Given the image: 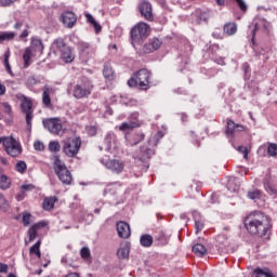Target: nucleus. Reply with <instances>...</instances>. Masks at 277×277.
Segmentation results:
<instances>
[{
    "instance_id": "obj_1",
    "label": "nucleus",
    "mask_w": 277,
    "mask_h": 277,
    "mask_svg": "<svg viewBox=\"0 0 277 277\" xmlns=\"http://www.w3.org/2000/svg\"><path fill=\"white\" fill-rule=\"evenodd\" d=\"M245 227L251 236L263 238L269 234L272 223L267 215L255 211L245 219Z\"/></svg>"
},
{
    "instance_id": "obj_2",
    "label": "nucleus",
    "mask_w": 277,
    "mask_h": 277,
    "mask_svg": "<svg viewBox=\"0 0 277 277\" xmlns=\"http://www.w3.org/2000/svg\"><path fill=\"white\" fill-rule=\"evenodd\" d=\"M153 74L148 69H138L128 80L130 88H137L140 91H147L153 87L151 82Z\"/></svg>"
},
{
    "instance_id": "obj_3",
    "label": "nucleus",
    "mask_w": 277,
    "mask_h": 277,
    "mask_svg": "<svg viewBox=\"0 0 277 277\" xmlns=\"http://www.w3.org/2000/svg\"><path fill=\"white\" fill-rule=\"evenodd\" d=\"M51 161L54 163V172L60 181H62L64 185H70V171H68L66 164L60 160V156H51Z\"/></svg>"
},
{
    "instance_id": "obj_4",
    "label": "nucleus",
    "mask_w": 277,
    "mask_h": 277,
    "mask_svg": "<svg viewBox=\"0 0 277 277\" xmlns=\"http://www.w3.org/2000/svg\"><path fill=\"white\" fill-rule=\"evenodd\" d=\"M148 29H149V25L144 23V22H140L136 25H134L131 28V39H132V44H140L144 39H146L148 37Z\"/></svg>"
},
{
    "instance_id": "obj_5",
    "label": "nucleus",
    "mask_w": 277,
    "mask_h": 277,
    "mask_svg": "<svg viewBox=\"0 0 277 277\" xmlns=\"http://www.w3.org/2000/svg\"><path fill=\"white\" fill-rule=\"evenodd\" d=\"M3 147L6 155H10V157H18V155L23 153V146L21 145V142H18L13 136H6L4 138Z\"/></svg>"
},
{
    "instance_id": "obj_6",
    "label": "nucleus",
    "mask_w": 277,
    "mask_h": 277,
    "mask_svg": "<svg viewBox=\"0 0 277 277\" xmlns=\"http://www.w3.org/2000/svg\"><path fill=\"white\" fill-rule=\"evenodd\" d=\"M52 49L55 53L61 54V60L65 62V64H70V47L64 42V39L58 38L53 41Z\"/></svg>"
},
{
    "instance_id": "obj_7",
    "label": "nucleus",
    "mask_w": 277,
    "mask_h": 277,
    "mask_svg": "<svg viewBox=\"0 0 277 277\" xmlns=\"http://www.w3.org/2000/svg\"><path fill=\"white\" fill-rule=\"evenodd\" d=\"M92 90H94V84L91 82V80H84L81 82V84H76L72 95L78 100L85 98L92 94Z\"/></svg>"
},
{
    "instance_id": "obj_8",
    "label": "nucleus",
    "mask_w": 277,
    "mask_h": 277,
    "mask_svg": "<svg viewBox=\"0 0 277 277\" xmlns=\"http://www.w3.org/2000/svg\"><path fill=\"white\" fill-rule=\"evenodd\" d=\"M43 127L52 133V135H64V131H66L62 124V119L60 118L44 119Z\"/></svg>"
},
{
    "instance_id": "obj_9",
    "label": "nucleus",
    "mask_w": 277,
    "mask_h": 277,
    "mask_svg": "<svg viewBox=\"0 0 277 277\" xmlns=\"http://www.w3.org/2000/svg\"><path fill=\"white\" fill-rule=\"evenodd\" d=\"M34 103L31 102V98L23 95L22 96V104L21 108L23 114L26 116V124L28 131H31V121L34 120Z\"/></svg>"
},
{
    "instance_id": "obj_10",
    "label": "nucleus",
    "mask_w": 277,
    "mask_h": 277,
    "mask_svg": "<svg viewBox=\"0 0 277 277\" xmlns=\"http://www.w3.org/2000/svg\"><path fill=\"white\" fill-rule=\"evenodd\" d=\"M101 163L116 174H120L124 171V162L118 159H102Z\"/></svg>"
},
{
    "instance_id": "obj_11",
    "label": "nucleus",
    "mask_w": 277,
    "mask_h": 277,
    "mask_svg": "<svg viewBox=\"0 0 277 277\" xmlns=\"http://www.w3.org/2000/svg\"><path fill=\"white\" fill-rule=\"evenodd\" d=\"M78 50L83 62H88L91 58H94V48H92L89 42L80 41L78 43Z\"/></svg>"
},
{
    "instance_id": "obj_12",
    "label": "nucleus",
    "mask_w": 277,
    "mask_h": 277,
    "mask_svg": "<svg viewBox=\"0 0 277 277\" xmlns=\"http://www.w3.org/2000/svg\"><path fill=\"white\" fill-rule=\"evenodd\" d=\"M155 154L154 149H150V147H141L140 154L135 157V160L144 163L143 170H147L148 166L147 162L150 159V157Z\"/></svg>"
},
{
    "instance_id": "obj_13",
    "label": "nucleus",
    "mask_w": 277,
    "mask_h": 277,
    "mask_svg": "<svg viewBox=\"0 0 277 277\" xmlns=\"http://www.w3.org/2000/svg\"><path fill=\"white\" fill-rule=\"evenodd\" d=\"M51 94H55V89L49 87V84L43 85L42 89V105L47 109H53V103L51 102Z\"/></svg>"
},
{
    "instance_id": "obj_14",
    "label": "nucleus",
    "mask_w": 277,
    "mask_h": 277,
    "mask_svg": "<svg viewBox=\"0 0 277 277\" xmlns=\"http://www.w3.org/2000/svg\"><path fill=\"white\" fill-rule=\"evenodd\" d=\"M269 23L264 18H259L254 23V28L252 29V43L254 44V36L256 32L262 31L268 34Z\"/></svg>"
},
{
    "instance_id": "obj_15",
    "label": "nucleus",
    "mask_w": 277,
    "mask_h": 277,
    "mask_svg": "<svg viewBox=\"0 0 277 277\" xmlns=\"http://www.w3.org/2000/svg\"><path fill=\"white\" fill-rule=\"evenodd\" d=\"M138 10L142 14V16H144V18L146 21L153 22L154 21V15H153V11H151V5L149 2L147 1H143L140 3Z\"/></svg>"
},
{
    "instance_id": "obj_16",
    "label": "nucleus",
    "mask_w": 277,
    "mask_h": 277,
    "mask_svg": "<svg viewBox=\"0 0 277 277\" xmlns=\"http://www.w3.org/2000/svg\"><path fill=\"white\" fill-rule=\"evenodd\" d=\"M161 44L162 41L159 38L154 37L148 43L144 44L143 51L146 54L153 53L160 49Z\"/></svg>"
},
{
    "instance_id": "obj_17",
    "label": "nucleus",
    "mask_w": 277,
    "mask_h": 277,
    "mask_svg": "<svg viewBox=\"0 0 277 277\" xmlns=\"http://www.w3.org/2000/svg\"><path fill=\"white\" fill-rule=\"evenodd\" d=\"M13 29H15V34H18V31H22L19 34V40H25V38H27L29 36V26L25 25L24 22L17 21L14 26Z\"/></svg>"
},
{
    "instance_id": "obj_18",
    "label": "nucleus",
    "mask_w": 277,
    "mask_h": 277,
    "mask_svg": "<svg viewBox=\"0 0 277 277\" xmlns=\"http://www.w3.org/2000/svg\"><path fill=\"white\" fill-rule=\"evenodd\" d=\"M103 77L105 78L106 81H114L116 80V69L111 67V63H104L103 67Z\"/></svg>"
},
{
    "instance_id": "obj_19",
    "label": "nucleus",
    "mask_w": 277,
    "mask_h": 277,
    "mask_svg": "<svg viewBox=\"0 0 277 277\" xmlns=\"http://www.w3.org/2000/svg\"><path fill=\"white\" fill-rule=\"evenodd\" d=\"M117 232H118V236L123 239L129 238L131 235L129 224H127L126 222H122V221L117 223Z\"/></svg>"
},
{
    "instance_id": "obj_20",
    "label": "nucleus",
    "mask_w": 277,
    "mask_h": 277,
    "mask_svg": "<svg viewBox=\"0 0 277 277\" xmlns=\"http://www.w3.org/2000/svg\"><path fill=\"white\" fill-rule=\"evenodd\" d=\"M246 130L245 126L235 123L232 119H227L226 135H233L235 132H243Z\"/></svg>"
},
{
    "instance_id": "obj_21",
    "label": "nucleus",
    "mask_w": 277,
    "mask_h": 277,
    "mask_svg": "<svg viewBox=\"0 0 277 277\" xmlns=\"http://www.w3.org/2000/svg\"><path fill=\"white\" fill-rule=\"evenodd\" d=\"M81 136H74V138H71V143H70V157L75 158L76 155L79 154V150H81Z\"/></svg>"
},
{
    "instance_id": "obj_22",
    "label": "nucleus",
    "mask_w": 277,
    "mask_h": 277,
    "mask_svg": "<svg viewBox=\"0 0 277 277\" xmlns=\"http://www.w3.org/2000/svg\"><path fill=\"white\" fill-rule=\"evenodd\" d=\"M31 57H36V51H34V48L28 47L23 54L24 68H29V66H31Z\"/></svg>"
},
{
    "instance_id": "obj_23",
    "label": "nucleus",
    "mask_w": 277,
    "mask_h": 277,
    "mask_svg": "<svg viewBox=\"0 0 277 277\" xmlns=\"http://www.w3.org/2000/svg\"><path fill=\"white\" fill-rule=\"evenodd\" d=\"M44 226H47V222H44V221L34 224L28 230L29 241H34V239H36V237H38V229L44 228Z\"/></svg>"
},
{
    "instance_id": "obj_24",
    "label": "nucleus",
    "mask_w": 277,
    "mask_h": 277,
    "mask_svg": "<svg viewBox=\"0 0 277 277\" xmlns=\"http://www.w3.org/2000/svg\"><path fill=\"white\" fill-rule=\"evenodd\" d=\"M271 174L266 175L263 184H264V188L267 192L268 195L274 196L275 198L277 197V188L275 185H273L271 183Z\"/></svg>"
},
{
    "instance_id": "obj_25",
    "label": "nucleus",
    "mask_w": 277,
    "mask_h": 277,
    "mask_svg": "<svg viewBox=\"0 0 277 277\" xmlns=\"http://www.w3.org/2000/svg\"><path fill=\"white\" fill-rule=\"evenodd\" d=\"M56 202H57V197H45L42 203L43 210L53 211V209H55Z\"/></svg>"
},
{
    "instance_id": "obj_26",
    "label": "nucleus",
    "mask_w": 277,
    "mask_h": 277,
    "mask_svg": "<svg viewBox=\"0 0 277 277\" xmlns=\"http://www.w3.org/2000/svg\"><path fill=\"white\" fill-rule=\"evenodd\" d=\"M104 143L106 144L108 149H111L114 145L118 144V138L114 132H108L104 138Z\"/></svg>"
},
{
    "instance_id": "obj_27",
    "label": "nucleus",
    "mask_w": 277,
    "mask_h": 277,
    "mask_svg": "<svg viewBox=\"0 0 277 277\" xmlns=\"http://www.w3.org/2000/svg\"><path fill=\"white\" fill-rule=\"evenodd\" d=\"M145 137V134L143 132H135L134 134H131L128 142L131 146H135L138 143H141Z\"/></svg>"
},
{
    "instance_id": "obj_28",
    "label": "nucleus",
    "mask_w": 277,
    "mask_h": 277,
    "mask_svg": "<svg viewBox=\"0 0 277 277\" xmlns=\"http://www.w3.org/2000/svg\"><path fill=\"white\" fill-rule=\"evenodd\" d=\"M223 30L227 36H234L237 32V24L235 22H228L224 25Z\"/></svg>"
},
{
    "instance_id": "obj_29",
    "label": "nucleus",
    "mask_w": 277,
    "mask_h": 277,
    "mask_svg": "<svg viewBox=\"0 0 277 277\" xmlns=\"http://www.w3.org/2000/svg\"><path fill=\"white\" fill-rule=\"evenodd\" d=\"M14 38H16V34L14 31H2L0 32V44H3V42H10Z\"/></svg>"
},
{
    "instance_id": "obj_30",
    "label": "nucleus",
    "mask_w": 277,
    "mask_h": 277,
    "mask_svg": "<svg viewBox=\"0 0 277 277\" xmlns=\"http://www.w3.org/2000/svg\"><path fill=\"white\" fill-rule=\"evenodd\" d=\"M30 49H32V51H35V53H42V51L44 50L42 40H40L38 38H32Z\"/></svg>"
},
{
    "instance_id": "obj_31",
    "label": "nucleus",
    "mask_w": 277,
    "mask_h": 277,
    "mask_svg": "<svg viewBox=\"0 0 277 277\" xmlns=\"http://www.w3.org/2000/svg\"><path fill=\"white\" fill-rule=\"evenodd\" d=\"M85 17H87L88 23L91 24L94 27L96 34L101 32L103 27L101 26V24H98V22H96L94 16L92 14H90V13H87Z\"/></svg>"
},
{
    "instance_id": "obj_32",
    "label": "nucleus",
    "mask_w": 277,
    "mask_h": 277,
    "mask_svg": "<svg viewBox=\"0 0 277 277\" xmlns=\"http://www.w3.org/2000/svg\"><path fill=\"white\" fill-rule=\"evenodd\" d=\"M141 246L144 248L151 247L154 239L150 235H143L140 239Z\"/></svg>"
},
{
    "instance_id": "obj_33",
    "label": "nucleus",
    "mask_w": 277,
    "mask_h": 277,
    "mask_svg": "<svg viewBox=\"0 0 277 277\" xmlns=\"http://www.w3.org/2000/svg\"><path fill=\"white\" fill-rule=\"evenodd\" d=\"M192 250L199 258L207 254V249L200 243L195 245Z\"/></svg>"
},
{
    "instance_id": "obj_34",
    "label": "nucleus",
    "mask_w": 277,
    "mask_h": 277,
    "mask_svg": "<svg viewBox=\"0 0 277 277\" xmlns=\"http://www.w3.org/2000/svg\"><path fill=\"white\" fill-rule=\"evenodd\" d=\"M226 187L230 193H236L239 189V186L237 185V182L234 177H230L227 181Z\"/></svg>"
},
{
    "instance_id": "obj_35",
    "label": "nucleus",
    "mask_w": 277,
    "mask_h": 277,
    "mask_svg": "<svg viewBox=\"0 0 277 277\" xmlns=\"http://www.w3.org/2000/svg\"><path fill=\"white\" fill-rule=\"evenodd\" d=\"M10 177H8V175L2 174L0 176V189H10Z\"/></svg>"
},
{
    "instance_id": "obj_36",
    "label": "nucleus",
    "mask_w": 277,
    "mask_h": 277,
    "mask_svg": "<svg viewBox=\"0 0 277 277\" xmlns=\"http://www.w3.org/2000/svg\"><path fill=\"white\" fill-rule=\"evenodd\" d=\"M61 23H63L64 27H67V29H70V12H65L61 15L60 18Z\"/></svg>"
},
{
    "instance_id": "obj_37",
    "label": "nucleus",
    "mask_w": 277,
    "mask_h": 277,
    "mask_svg": "<svg viewBox=\"0 0 277 277\" xmlns=\"http://www.w3.org/2000/svg\"><path fill=\"white\" fill-rule=\"evenodd\" d=\"M0 211H3L6 213V211H10V202H8V199H5V196L0 195Z\"/></svg>"
},
{
    "instance_id": "obj_38",
    "label": "nucleus",
    "mask_w": 277,
    "mask_h": 277,
    "mask_svg": "<svg viewBox=\"0 0 277 277\" xmlns=\"http://www.w3.org/2000/svg\"><path fill=\"white\" fill-rule=\"evenodd\" d=\"M138 126H137V123H135V121H129V122L121 123V126H119V130L127 131V130L135 129Z\"/></svg>"
},
{
    "instance_id": "obj_39",
    "label": "nucleus",
    "mask_w": 277,
    "mask_h": 277,
    "mask_svg": "<svg viewBox=\"0 0 277 277\" xmlns=\"http://www.w3.org/2000/svg\"><path fill=\"white\" fill-rule=\"evenodd\" d=\"M267 154L269 157H273V158L277 157V143H269L267 147Z\"/></svg>"
},
{
    "instance_id": "obj_40",
    "label": "nucleus",
    "mask_w": 277,
    "mask_h": 277,
    "mask_svg": "<svg viewBox=\"0 0 277 277\" xmlns=\"http://www.w3.org/2000/svg\"><path fill=\"white\" fill-rule=\"evenodd\" d=\"M27 88H34L36 85H40V80H38L36 77L30 76L26 80Z\"/></svg>"
},
{
    "instance_id": "obj_41",
    "label": "nucleus",
    "mask_w": 277,
    "mask_h": 277,
    "mask_svg": "<svg viewBox=\"0 0 277 277\" xmlns=\"http://www.w3.org/2000/svg\"><path fill=\"white\" fill-rule=\"evenodd\" d=\"M117 256L120 260H124L128 259L129 256V249L127 247H121L118 251H117Z\"/></svg>"
},
{
    "instance_id": "obj_42",
    "label": "nucleus",
    "mask_w": 277,
    "mask_h": 277,
    "mask_svg": "<svg viewBox=\"0 0 277 277\" xmlns=\"http://www.w3.org/2000/svg\"><path fill=\"white\" fill-rule=\"evenodd\" d=\"M80 255H81V258H82L83 260H85V261L92 260V254H91V252H90V249L87 248V247H84V248L81 249Z\"/></svg>"
},
{
    "instance_id": "obj_43",
    "label": "nucleus",
    "mask_w": 277,
    "mask_h": 277,
    "mask_svg": "<svg viewBox=\"0 0 277 277\" xmlns=\"http://www.w3.org/2000/svg\"><path fill=\"white\" fill-rule=\"evenodd\" d=\"M4 66L9 75L14 76V74L12 72V66H10V52H5L4 54Z\"/></svg>"
},
{
    "instance_id": "obj_44",
    "label": "nucleus",
    "mask_w": 277,
    "mask_h": 277,
    "mask_svg": "<svg viewBox=\"0 0 277 277\" xmlns=\"http://www.w3.org/2000/svg\"><path fill=\"white\" fill-rule=\"evenodd\" d=\"M60 148H61L60 142L52 141V142L49 143V150L51 153H60Z\"/></svg>"
},
{
    "instance_id": "obj_45",
    "label": "nucleus",
    "mask_w": 277,
    "mask_h": 277,
    "mask_svg": "<svg viewBox=\"0 0 277 277\" xmlns=\"http://www.w3.org/2000/svg\"><path fill=\"white\" fill-rule=\"evenodd\" d=\"M16 171L23 174L27 170V163L25 161H18L15 166Z\"/></svg>"
},
{
    "instance_id": "obj_46",
    "label": "nucleus",
    "mask_w": 277,
    "mask_h": 277,
    "mask_svg": "<svg viewBox=\"0 0 277 277\" xmlns=\"http://www.w3.org/2000/svg\"><path fill=\"white\" fill-rule=\"evenodd\" d=\"M40 246H42V241L38 240L32 247L29 249V254H36L40 251Z\"/></svg>"
},
{
    "instance_id": "obj_47",
    "label": "nucleus",
    "mask_w": 277,
    "mask_h": 277,
    "mask_svg": "<svg viewBox=\"0 0 277 277\" xmlns=\"http://www.w3.org/2000/svg\"><path fill=\"white\" fill-rule=\"evenodd\" d=\"M87 133L90 136H95L98 133V128L96 126H87Z\"/></svg>"
},
{
    "instance_id": "obj_48",
    "label": "nucleus",
    "mask_w": 277,
    "mask_h": 277,
    "mask_svg": "<svg viewBox=\"0 0 277 277\" xmlns=\"http://www.w3.org/2000/svg\"><path fill=\"white\" fill-rule=\"evenodd\" d=\"M23 224L24 226H29V224H31V213L29 212L23 213Z\"/></svg>"
},
{
    "instance_id": "obj_49",
    "label": "nucleus",
    "mask_w": 277,
    "mask_h": 277,
    "mask_svg": "<svg viewBox=\"0 0 277 277\" xmlns=\"http://www.w3.org/2000/svg\"><path fill=\"white\" fill-rule=\"evenodd\" d=\"M2 107H3L4 114H6L10 118H12V106L10 105V103L8 102L2 103Z\"/></svg>"
},
{
    "instance_id": "obj_50",
    "label": "nucleus",
    "mask_w": 277,
    "mask_h": 277,
    "mask_svg": "<svg viewBox=\"0 0 277 277\" xmlns=\"http://www.w3.org/2000/svg\"><path fill=\"white\" fill-rule=\"evenodd\" d=\"M157 240L159 241L158 246H167L169 242L168 238L166 237V235L163 233H161L158 236Z\"/></svg>"
},
{
    "instance_id": "obj_51",
    "label": "nucleus",
    "mask_w": 277,
    "mask_h": 277,
    "mask_svg": "<svg viewBox=\"0 0 277 277\" xmlns=\"http://www.w3.org/2000/svg\"><path fill=\"white\" fill-rule=\"evenodd\" d=\"M21 189H22V192L27 194V192H34V189H36V186H34V184H23L21 186Z\"/></svg>"
},
{
    "instance_id": "obj_52",
    "label": "nucleus",
    "mask_w": 277,
    "mask_h": 277,
    "mask_svg": "<svg viewBox=\"0 0 277 277\" xmlns=\"http://www.w3.org/2000/svg\"><path fill=\"white\" fill-rule=\"evenodd\" d=\"M203 226H205V224H203L202 221L196 220V221H195L196 234H198L199 232H201L202 228H203Z\"/></svg>"
},
{
    "instance_id": "obj_53",
    "label": "nucleus",
    "mask_w": 277,
    "mask_h": 277,
    "mask_svg": "<svg viewBox=\"0 0 277 277\" xmlns=\"http://www.w3.org/2000/svg\"><path fill=\"white\" fill-rule=\"evenodd\" d=\"M34 148L35 150H39L40 153H42V150H44V143L37 141L34 143Z\"/></svg>"
},
{
    "instance_id": "obj_54",
    "label": "nucleus",
    "mask_w": 277,
    "mask_h": 277,
    "mask_svg": "<svg viewBox=\"0 0 277 277\" xmlns=\"http://www.w3.org/2000/svg\"><path fill=\"white\" fill-rule=\"evenodd\" d=\"M260 195H261L260 190H254V192H250L248 194V197H249V199L254 200V199H258L260 197Z\"/></svg>"
},
{
    "instance_id": "obj_55",
    "label": "nucleus",
    "mask_w": 277,
    "mask_h": 277,
    "mask_svg": "<svg viewBox=\"0 0 277 277\" xmlns=\"http://www.w3.org/2000/svg\"><path fill=\"white\" fill-rule=\"evenodd\" d=\"M63 151L67 157H70V142H65L63 146Z\"/></svg>"
},
{
    "instance_id": "obj_56",
    "label": "nucleus",
    "mask_w": 277,
    "mask_h": 277,
    "mask_svg": "<svg viewBox=\"0 0 277 277\" xmlns=\"http://www.w3.org/2000/svg\"><path fill=\"white\" fill-rule=\"evenodd\" d=\"M235 1L237 2V5L239 6L240 11L242 12L247 11L248 6L243 0H235Z\"/></svg>"
},
{
    "instance_id": "obj_57",
    "label": "nucleus",
    "mask_w": 277,
    "mask_h": 277,
    "mask_svg": "<svg viewBox=\"0 0 277 277\" xmlns=\"http://www.w3.org/2000/svg\"><path fill=\"white\" fill-rule=\"evenodd\" d=\"M265 276V268L262 269V268H256L254 269V277H263Z\"/></svg>"
},
{
    "instance_id": "obj_58",
    "label": "nucleus",
    "mask_w": 277,
    "mask_h": 277,
    "mask_svg": "<svg viewBox=\"0 0 277 277\" xmlns=\"http://www.w3.org/2000/svg\"><path fill=\"white\" fill-rule=\"evenodd\" d=\"M70 28L75 26V23H77V15H75L74 12H70Z\"/></svg>"
},
{
    "instance_id": "obj_59",
    "label": "nucleus",
    "mask_w": 277,
    "mask_h": 277,
    "mask_svg": "<svg viewBox=\"0 0 277 277\" xmlns=\"http://www.w3.org/2000/svg\"><path fill=\"white\" fill-rule=\"evenodd\" d=\"M16 200H18V202H21L22 200H25V193L23 189L17 194Z\"/></svg>"
},
{
    "instance_id": "obj_60",
    "label": "nucleus",
    "mask_w": 277,
    "mask_h": 277,
    "mask_svg": "<svg viewBox=\"0 0 277 277\" xmlns=\"http://www.w3.org/2000/svg\"><path fill=\"white\" fill-rule=\"evenodd\" d=\"M8 265L0 262V274H6Z\"/></svg>"
},
{
    "instance_id": "obj_61",
    "label": "nucleus",
    "mask_w": 277,
    "mask_h": 277,
    "mask_svg": "<svg viewBox=\"0 0 277 277\" xmlns=\"http://www.w3.org/2000/svg\"><path fill=\"white\" fill-rule=\"evenodd\" d=\"M265 277H276L268 268H264Z\"/></svg>"
},
{
    "instance_id": "obj_62",
    "label": "nucleus",
    "mask_w": 277,
    "mask_h": 277,
    "mask_svg": "<svg viewBox=\"0 0 277 277\" xmlns=\"http://www.w3.org/2000/svg\"><path fill=\"white\" fill-rule=\"evenodd\" d=\"M211 50H212V51H215V52H216V51H220V44H219V43H212V44H211Z\"/></svg>"
},
{
    "instance_id": "obj_63",
    "label": "nucleus",
    "mask_w": 277,
    "mask_h": 277,
    "mask_svg": "<svg viewBox=\"0 0 277 277\" xmlns=\"http://www.w3.org/2000/svg\"><path fill=\"white\" fill-rule=\"evenodd\" d=\"M3 94H5V87L0 83V96H3Z\"/></svg>"
},
{
    "instance_id": "obj_64",
    "label": "nucleus",
    "mask_w": 277,
    "mask_h": 277,
    "mask_svg": "<svg viewBox=\"0 0 277 277\" xmlns=\"http://www.w3.org/2000/svg\"><path fill=\"white\" fill-rule=\"evenodd\" d=\"M225 237L224 236H217L216 237V242H222V241H225Z\"/></svg>"
}]
</instances>
